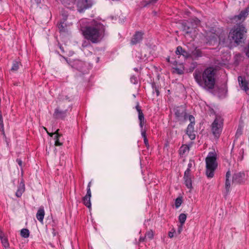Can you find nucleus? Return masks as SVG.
<instances>
[{"mask_svg":"<svg viewBox=\"0 0 249 249\" xmlns=\"http://www.w3.org/2000/svg\"><path fill=\"white\" fill-rule=\"evenodd\" d=\"M223 126V119L219 116H217L212 124V130L213 134L216 137H219L222 132Z\"/></svg>","mask_w":249,"mask_h":249,"instance_id":"obj_6","label":"nucleus"},{"mask_svg":"<svg viewBox=\"0 0 249 249\" xmlns=\"http://www.w3.org/2000/svg\"><path fill=\"white\" fill-rule=\"evenodd\" d=\"M91 197V191L89 189L87 191L86 195L83 197V201L84 205L87 206L89 209H91V205L90 202V198Z\"/></svg>","mask_w":249,"mask_h":249,"instance_id":"obj_13","label":"nucleus"},{"mask_svg":"<svg viewBox=\"0 0 249 249\" xmlns=\"http://www.w3.org/2000/svg\"><path fill=\"white\" fill-rule=\"evenodd\" d=\"M184 179L185 181V184L187 188H191L192 180L190 176V170L189 168H187L184 173Z\"/></svg>","mask_w":249,"mask_h":249,"instance_id":"obj_11","label":"nucleus"},{"mask_svg":"<svg viewBox=\"0 0 249 249\" xmlns=\"http://www.w3.org/2000/svg\"><path fill=\"white\" fill-rule=\"evenodd\" d=\"M44 214L45 212L44 209L43 208H40L36 213V218L40 222H42L44 219Z\"/></svg>","mask_w":249,"mask_h":249,"instance_id":"obj_18","label":"nucleus"},{"mask_svg":"<svg viewBox=\"0 0 249 249\" xmlns=\"http://www.w3.org/2000/svg\"><path fill=\"white\" fill-rule=\"evenodd\" d=\"M19 166L22 168V161L21 159H17L16 160Z\"/></svg>","mask_w":249,"mask_h":249,"instance_id":"obj_38","label":"nucleus"},{"mask_svg":"<svg viewBox=\"0 0 249 249\" xmlns=\"http://www.w3.org/2000/svg\"><path fill=\"white\" fill-rule=\"evenodd\" d=\"M138 117L140 121V125L141 129H142L144 124V117L142 112H141V113L139 114Z\"/></svg>","mask_w":249,"mask_h":249,"instance_id":"obj_20","label":"nucleus"},{"mask_svg":"<svg viewBox=\"0 0 249 249\" xmlns=\"http://www.w3.org/2000/svg\"><path fill=\"white\" fill-rule=\"evenodd\" d=\"M141 134L143 138H146V131L143 129V128L141 129Z\"/></svg>","mask_w":249,"mask_h":249,"instance_id":"obj_37","label":"nucleus"},{"mask_svg":"<svg viewBox=\"0 0 249 249\" xmlns=\"http://www.w3.org/2000/svg\"><path fill=\"white\" fill-rule=\"evenodd\" d=\"M175 71L179 74H181L182 73H183V71L179 69H175Z\"/></svg>","mask_w":249,"mask_h":249,"instance_id":"obj_39","label":"nucleus"},{"mask_svg":"<svg viewBox=\"0 0 249 249\" xmlns=\"http://www.w3.org/2000/svg\"><path fill=\"white\" fill-rule=\"evenodd\" d=\"M246 33L245 27L243 25H238L230 31L229 38L231 41L239 44L245 40Z\"/></svg>","mask_w":249,"mask_h":249,"instance_id":"obj_3","label":"nucleus"},{"mask_svg":"<svg viewBox=\"0 0 249 249\" xmlns=\"http://www.w3.org/2000/svg\"><path fill=\"white\" fill-rule=\"evenodd\" d=\"M136 109H137V111L138 112L139 114H140V113H141V112H142L141 109H140V108L139 107V105H137V106H136Z\"/></svg>","mask_w":249,"mask_h":249,"instance_id":"obj_43","label":"nucleus"},{"mask_svg":"<svg viewBox=\"0 0 249 249\" xmlns=\"http://www.w3.org/2000/svg\"><path fill=\"white\" fill-rule=\"evenodd\" d=\"M186 215L184 213H181L179 216V221L181 225H183L186 220Z\"/></svg>","mask_w":249,"mask_h":249,"instance_id":"obj_25","label":"nucleus"},{"mask_svg":"<svg viewBox=\"0 0 249 249\" xmlns=\"http://www.w3.org/2000/svg\"><path fill=\"white\" fill-rule=\"evenodd\" d=\"M191 165H192V164H191V163H189V164H188V168H189V169H190V168L191 167Z\"/></svg>","mask_w":249,"mask_h":249,"instance_id":"obj_50","label":"nucleus"},{"mask_svg":"<svg viewBox=\"0 0 249 249\" xmlns=\"http://www.w3.org/2000/svg\"><path fill=\"white\" fill-rule=\"evenodd\" d=\"M192 55L195 57H198L202 56V53L199 49H196L192 52Z\"/></svg>","mask_w":249,"mask_h":249,"instance_id":"obj_22","label":"nucleus"},{"mask_svg":"<svg viewBox=\"0 0 249 249\" xmlns=\"http://www.w3.org/2000/svg\"><path fill=\"white\" fill-rule=\"evenodd\" d=\"M243 176L244 174L240 172L234 174L232 177V181L236 183L241 182Z\"/></svg>","mask_w":249,"mask_h":249,"instance_id":"obj_17","label":"nucleus"},{"mask_svg":"<svg viewBox=\"0 0 249 249\" xmlns=\"http://www.w3.org/2000/svg\"><path fill=\"white\" fill-rule=\"evenodd\" d=\"M130 81H131V83H132L133 84H136L137 83V78L135 77V76H132L130 78Z\"/></svg>","mask_w":249,"mask_h":249,"instance_id":"obj_34","label":"nucleus"},{"mask_svg":"<svg viewBox=\"0 0 249 249\" xmlns=\"http://www.w3.org/2000/svg\"><path fill=\"white\" fill-rule=\"evenodd\" d=\"M65 99L66 100H68V98L67 97V96H65Z\"/></svg>","mask_w":249,"mask_h":249,"instance_id":"obj_51","label":"nucleus"},{"mask_svg":"<svg viewBox=\"0 0 249 249\" xmlns=\"http://www.w3.org/2000/svg\"><path fill=\"white\" fill-rule=\"evenodd\" d=\"M90 184H91V182H89L88 184V187H87V191L88 190V189H89V191H90Z\"/></svg>","mask_w":249,"mask_h":249,"instance_id":"obj_45","label":"nucleus"},{"mask_svg":"<svg viewBox=\"0 0 249 249\" xmlns=\"http://www.w3.org/2000/svg\"><path fill=\"white\" fill-rule=\"evenodd\" d=\"M189 150V148L187 145H182L179 149L180 154L183 155L188 152Z\"/></svg>","mask_w":249,"mask_h":249,"instance_id":"obj_23","label":"nucleus"},{"mask_svg":"<svg viewBox=\"0 0 249 249\" xmlns=\"http://www.w3.org/2000/svg\"><path fill=\"white\" fill-rule=\"evenodd\" d=\"M200 20L197 18H193L187 21L183 27V31L186 36H189L193 39L196 36V28L199 24Z\"/></svg>","mask_w":249,"mask_h":249,"instance_id":"obj_5","label":"nucleus"},{"mask_svg":"<svg viewBox=\"0 0 249 249\" xmlns=\"http://www.w3.org/2000/svg\"><path fill=\"white\" fill-rule=\"evenodd\" d=\"M58 99H59V100H64V98H63V96H62V95H60V96H59V98H58Z\"/></svg>","mask_w":249,"mask_h":249,"instance_id":"obj_48","label":"nucleus"},{"mask_svg":"<svg viewBox=\"0 0 249 249\" xmlns=\"http://www.w3.org/2000/svg\"><path fill=\"white\" fill-rule=\"evenodd\" d=\"M36 3H41L42 0H35Z\"/></svg>","mask_w":249,"mask_h":249,"instance_id":"obj_49","label":"nucleus"},{"mask_svg":"<svg viewBox=\"0 0 249 249\" xmlns=\"http://www.w3.org/2000/svg\"><path fill=\"white\" fill-rule=\"evenodd\" d=\"M157 95H159V92L157 91Z\"/></svg>","mask_w":249,"mask_h":249,"instance_id":"obj_53","label":"nucleus"},{"mask_svg":"<svg viewBox=\"0 0 249 249\" xmlns=\"http://www.w3.org/2000/svg\"><path fill=\"white\" fill-rule=\"evenodd\" d=\"M146 237H141L140 239V241H143L144 240V239Z\"/></svg>","mask_w":249,"mask_h":249,"instance_id":"obj_47","label":"nucleus"},{"mask_svg":"<svg viewBox=\"0 0 249 249\" xmlns=\"http://www.w3.org/2000/svg\"><path fill=\"white\" fill-rule=\"evenodd\" d=\"M194 124H190L188 125V127L187 128V130L186 131L187 132H190V131H194Z\"/></svg>","mask_w":249,"mask_h":249,"instance_id":"obj_31","label":"nucleus"},{"mask_svg":"<svg viewBox=\"0 0 249 249\" xmlns=\"http://www.w3.org/2000/svg\"><path fill=\"white\" fill-rule=\"evenodd\" d=\"M154 233L152 231H148L146 234L145 237L149 239H152L153 238Z\"/></svg>","mask_w":249,"mask_h":249,"instance_id":"obj_27","label":"nucleus"},{"mask_svg":"<svg viewBox=\"0 0 249 249\" xmlns=\"http://www.w3.org/2000/svg\"><path fill=\"white\" fill-rule=\"evenodd\" d=\"M66 24L63 22H61L58 25V28L60 32H65Z\"/></svg>","mask_w":249,"mask_h":249,"instance_id":"obj_28","label":"nucleus"},{"mask_svg":"<svg viewBox=\"0 0 249 249\" xmlns=\"http://www.w3.org/2000/svg\"><path fill=\"white\" fill-rule=\"evenodd\" d=\"M20 64L18 62L15 61L13 63L11 71H16L19 69Z\"/></svg>","mask_w":249,"mask_h":249,"instance_id":"obj_24","label":"nucleus"},{"mask_svg":"<svg viewBox=\"0 0 249 249\" xmlns=\"http://www.w3.org/2000/svg\"><path fill=\"white\" fill-rule=\"evenodd\" d=\"M78 10L80 12H83L84 10L90 7L92 2L90 0H76Z\"/></svg>","mask_w":249,"mask_h":249,"instance_id":"obj_7","label":"nucleus"},{"mask_svg":"<svg viewBox=\"0 0 249 249\" xmlns=\"http://www.w3.org/2000/svg\"><path fill=\"white\" fill-rule=\"evenodd\" d=\"M182 226L183 225H181L178 228L177 232L178 234H179L182 231Z\"/></svg>","mask_w":249,"mask_h":249,"instance_id":"obj_40","label":"nucleus"},{"mask_svg":"<svg viewBox=\"0 0 249 249\" xmlns=\"http://www.w3.org/2000/svg\"><path fill=\"white\" fill-rule=\"evenodd\" d=\"M175 115L178 121H183L187 119V114L183 107H177L174 110Z\"/></svg>","mask_w":249,"mask_h":249,"instance_id":"obj_8","label":"nucleus"},{"mask_svg":"<svg viewBox=\"0 0 249 249\" xmlns=\"http://www.w3.org/2000/svg\"><path fill=\"white\" fill-rule=\"evenodd\" d=\"M135 70L136 71H137L138 70H137V69H135Z\"/></svg>","mask_w":249,"mask_h":249,"instance_id":"obj_52","label":"nucleus"},{"mask_svg":"<svg viewBox=\"0 0 249 249\" xmlns=\"http://www.w3.org/2000/svg\"><path fill=\"white\" fill-rule=\"evenodd\" d=\"M61 135L58 134V133H56V135L54 136V140H55V146H60L62 145V143L60 142L59 141V137Z\"/></svg>","mask_w":249,"mask_h":249,"instance_id":"obj_26","label":"nucleus"},{"mask_svg":"<svg viewBox=\"0 0 249 249\" xmlns=\"http://www.w3.org/2000/svg\"><path fill=\"white\" fill-rule=\"evenodd\" d=\"M186 134L188 135V136L191 140H194L196 138V135L194 133V131H191L190 132H187L186 131Z\"/></svg>","mask_w":249,"mask_h":249,"instance_id":"obj_29","label":"nucleus"},{"mask_svg":"<svg viewBox=\"0 0 249 249\" xmlns=\"http://www.w3.org/2000/svg\"><path fill=\"white\" fill-rule=\"evenodd\" d=\"M0 128H3V122H0Z\"/></svg>","mask_w":249,"mask_h":249,"instance_id":"obj_46","label":"nucleus"},{"mask_svg":"<svg viewBox=\"0 0 249 249\" xmlns=\"http://www.w3.org/2000/svg\"><path fill=\"white\" fill-rule=\"evenodd\" d=\"M1 243L3 247L5 248L9 247V243L7 238L4 236V234L1 232L0 235Z\"/></svg>","mask_w":249,"mask_h":249,"instance_id":"obj_19","label":"nucleus"},{"mask_svg":"<svg viewBox=\"0 0 249 249\" xmlns=\"http://www.w3.org/2000/svg\"><path fill=\"white\" fill-rule=\"evenodd\" d=\"M20 235L24 238H27L29 236V231L27 229H22L20 231Z\"/></svg>","mask_w":249,"mask_h":249,"instance_id":"obj_21","label":"nucleus"},{"mask_svg":"<svg viewBox=\"0 0 249 249\" xmlns=\"http://www.w3.org/2000/svg\"><path fill=\"white\" fill-rule=\"evenodd\" d=\"M188 118L190 121V124H195V118L192 115H187V119Z\"/></svg>","mask_w":249,"mask_h":249,"instance_id":"obj_33","label":"nucleus"},{"mask_svg":"<svg viewBox=\"0 0 249 249\" xmlns=\"http://www.w3.org/2000/svg\"><path fill=\"white\" fill-rule=\"evenodd\" d=\"M181 55H182L185 57H188L189 56V54L188 53L186 52L185 51L183 50V52H182Z\"/></svg>","mask_w":249,"mask_h":249,"instance_id":"obj_36","label":"nucleus"},{"mask_svg":"<svg viewBox=\"0 0 249 249\" xmlns=\"http://www.w3.org/2000/svg\"><path fill=\"white\" fill-rule=\"evenodd\" d=\"M58 130H59V129H57V130L55 131V132H54V133H49V132H47V133L48 134V135H49V136H50L51 137H52L53 135H56V133H58Z\"/></svg>","mask_w":249,"mask_h":249,"instance_id":"obj_41","label":"nucleus"},{"mask_svg":"<svg viewBox=\"0 0 249 249\" xmlns=\"http://www.w3.org/2000/svg\"><path fill=\"white\" fill-rule=\"evenodd\" d=\"M194 76L196 81L202 88L206 89H212L215 83V71L212 67L205 69L202 73L195 71Z\"/></svg>","mask_w":249,"mask_h":249,"instance_id":"obj_1","label":"nucleus"},{"mask_svg":"<svg viewBox=\"0 0 249 249\" xmlns=\"http://www.w3.org/2000/svg\"><path fill=\"white\" fill-rule=\"evenodd\" d=\"M231 174L230 171H228L226 174V181H225V189L227 192L230 190L231 187V182L230 178H231Z\"/></svg>","mask_w":249,"mask_h":249,"instance_id":"obj_16","label":"nucleus"},{"mask_svg":"<svg viewBox=\"0 0 249 249\" xmlns=\"http://www.w3.org/2000/svg\"><path fill=\"white\" fill-rule=\"evenodd\" d=\"M143 140H144V143L145 144V145H147L148 144L147 139L146 138H143Z\"/></svg>","mask_w":249,"mask_h":249,"instance_id":"obj_44","label":"nucleus"},{"mask_svg":"<svg viewBox=\"0 0 249 249\" xmlns=\"http://www.w3.org/2000/svg\"><path fill=\"white\" fill-rule=\"evenodd\" d=\"M238 82L240 87L247 94L249 95V83L246 79L242 76L238 77Z\"/></svg>","mask_w":249,"mask_h":249,"instance_id":"obj_9","label":"nucleus"},{"mask_svg":"<svg viewBox=\"0 0 249 249\" xmlns=\"http://www.w3.org/2000/svg\"><path fill=\"white\" fill-rule=\"evenodd\" d=\"M249 12V8H247L245 10L242 11L238 15L234 17V20L236 21H242L245 19V18L248 15Z\"/></svg>","mask_w":249,"mask_h":249,"instance_id":"obj_10","label":"nucleus"},{"mask_svg":"<svg viewBox=\"0 0 249 249\" xmlns=\"http://www.w3.org/2000/svg\"><path fill=\"white\" fill-rule=\"evenodd\" d=\"M217 155L215 152H209L206 158V174L208 178H212L214 176V172L217 167Z\"/></svg>","mask_w":249,"mask_h":249,"instance_id":"obj_4","label":"nucleus"},{"mask_svg":"<svg viewBox=\"0 0 249 249\" xmlns=\"http://www.w3.org/2000/svg\"><path fill=\"white\" fill-rule=\"evenodd\" d=\"M105 27L100 22L93 20L83 31L85 38L93 43L99 42L104 36Z\"/></svg>","mask_w":249,"mask_h":249,"instance_id":"obj_2","label":"nucleus"},{"mask_svg":"<svg viewBox=\"0 0 249 249\" xmlns=\"http://www.w3.org/2000/svg\"><path fill=\"white\" fill-rule=\"evenodd\" d=\"M175 232V230L172 229L168 233V236L170 238H172L174 236V233Z\"/></svg>","mask_w":249,"mask_h":249,"instance_id":"obj_35","label":"nucleus"},{"mask_svg":"<svg viewBox=\"0 0 249 249\" xmlns=\"http://www.w3.org/2000/svg\"><path fill=\"white\" fill-rule=\"evenodd\" d=\"M182 202V199L181 198H177L175 201V206L177 208H178L181 204Z\"/></svg>","mask_w":249,"mask_h":249,"instance_id":"obj_30","label":"nucleus"},{"mask_svg":"<svg viewBox=\"0 0 249 249\" xmlns=\"http://www.w3.org/2000/svg\"><path fill=\"white\" fill-rule=\"evenodd\" d=\"M25 191V185L22 181H21L18 186V189L16 193L17 197H19Z\"/></svg>","mask_w":249,"mask_h":249,"instance_id":"obj_15","label":"nucleus"},{"mask_svg":"<svg viewBox=\"0 0 249 249\" xmlns=\"http://www.w3.org/2000/svg\"><path fill=\"white\" fill-rule=\"evenodd\" d=\"M70 107H69L68 109H63L60 107H57L54 112V115L57 118H63L66 115V113L69 108Z\"/></svg>","mask_w":249,"mask_h":249,"instance_id":"obj_12","label":"nucleus"},{"mask_svg":"<svg viewBox=\"0 0 249 249\" xmlns=\"http://www.w3.org/2000/svg\"><path fill=\"white\" fill-rule=\"evenodd\" d=\"M88 45H89V43L87 42L86 41H85L83 42L82 46L83 47H86L88 46Z\"/></svg>","mask_w":249,"mask_h":249,"instance_id":"obj_42","label":"nucleus"},{"mask_svg":"<svg viewBox=\"0 0 249 249\" xmlns=\"http://www.w3.org/2000/svg\"><path fill=\"white\" fill-rule=\"evenodd\" d=\"M142 38V34L141 32H137L131 40V43L132 44H136L139 43Z\"/></svg>","mask_w":249,"mask_h":249,"instance_id":"obj_14","label":"nucleus"},{"mask_svg":"<svg viewBox=\"0 0 249 249\" xmlns=\"http://www.w3.org/2000/svg\"><path fill=\"white\" fill-rule=\"evenodd\" d=\"M182 52L183 49L182 47L180 46H178L177 48L176 53L177 54H181Z\"/></svg>","mask_w":249,"mask_h":249,"instance_id":"obj_32","label":"nucleus"}]
</instances>
